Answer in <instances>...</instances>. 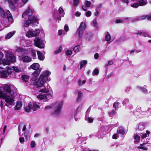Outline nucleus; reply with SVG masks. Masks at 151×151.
Returning <instances> with one entry per match:
<instances>
[{"label": "nucleus", "instance_id": "1", "mask_svg": "<svg viewBox=\"0 0 151 151\" xmlns=\"http://www.w3.org/2000/svg\"><path fill=\"white\" fill-rule=\"evenodd\" d=\"M49 75L50 72L48 71L44 72L40 75L38 81L36 80L33 82V85L37 86V87L43 86L44 87L43 89L40 90V92L47 93L49 92L48 91H46V87L44 85V84L46 83V80Z\"/></svg>", "mask_w": 151, "mask_h": 151}, {"label": "nucleus", "instance_id": "2", "mask_svg": "<svg viewBox=\"0 0 151 151\" xmlns=\"http://www.w3.org/2000/svg\"><path fill=\"white\" fill-rule=\"evenodd\" d=\"M34 12V10L33 9H31L30 8V6L28 7V9L26 10L23 13L22 15V17L26 18L25 16H28L31 22V24L32 25H37V24H39L38 20L37 18V16H32V15L33 14Z\"/></svg>", "mask_w": 151, "mask_h": 151}, {"label": "nucleus", "instance_id": "3", "mask_svg": "<svg viewBox=\"0 0 151 151\" xmlns=\"http://www.w3.org/2000/svg\"><path fill=\"white\" fill-rule=\"evenodd\" d=\"M0 98L4 99L5 101L9 105H12L14 101L13 98H11L6 93H4L0 89Z\"/></svg>", "mask_w": 151, "mask_h": 151}, {"label": "nucleus", "instance_id": "4", "mask_svg": "<svg viewBox=\"0 0 151 151\" xmlns=\"http://www.w3.org/2000/svg\"><path fill=\"white\" fill-rule=\"evenodd\" d=\"M6 57L7 59L5 62L7 65H9L10 62H14L16 60V58L14 55L7 52L6 54Z\"/></svg>", "mask_w": 151, "mask_h": 151}, {"label": "nucleus", "instance_id": "5", "mask_svg": "<svg viewBox=\"0 0 151 151\" xmlns=\"http://www.w3.org/2000/svg\"><path fill=\"white\" fill-rule=\"evenodd\" d=\"M40 33V31L39 29H36L34 30L31 29L27 32L26 36L28 37H32L38 36Z\"/></svg>", "mask_w": 151, "mask_h": 151}, {"label": "nucleus", "instance_id": "6", "mask_svg": "<svg viewBox=\"0 0 151 151\" xmlns=\"http://www.w3.org/2000/svg\"><path fill=\"white\" fill-rule=\"evenodd\" d=\"M86 25L84 22H81L79 27L77 29V32L80 37H81L86 28Z\"/></svg>", "mask_w": 151, "mask_h": 151}, {"label": "nucleus", "instance_id": "7", "mask_svg": "<svg viewBox=\"0 0 151 151\" xmlns=\"http://www.w3.org/2000/svg\"><path fill=\"white\" fill-rule=\"evenodd\" d=\"M34 41V45L36 47L41 49L44 47L43 42L40 38L36 37Z\"/></svg>", "mask_w": 151, "mask_h": 151}, {"label": "nucleus", "instance_id": "8", "mask_svg": "<svg viewBox=\"0 0 151 151\" xmlns=\"http://www.w3.org/2000/svg\"><path fill=\"white\" fill-rule=\"evenodd\" d=\"M3 91H2L3 92H6L8 93L9 95H11L13 94V92L12 91L11 87L8 86H4L3 87Z\"/></svg>", "mask_w": 151, "mask_h": 151}, {"label": "nucleus", "instance_id": "9", "mask_svg": "<svg viewBox=\"0 0 151 151\" xmlns=\"http://www.w3.org/2000/svg\"><path fill=\"white\" fill-rule=\"evenodd\" d=\"M40 70H36L32 73V75L34 77L32 78V79L34 81L33 82L36 80L38 81V79L37 80V78L38 77L40 74Z\"/></svg>", "mask_w": 151, "mask_h": 151}, {"label": "nucleus", "instance_id": "10", "mask_svg": "<svg viewBox=\"0 0 151 151\" xmlns=\"http://www.w3.org/2000/svg\"><path fill=\"white\" fill-rule=\"evenodd\" d=\"M21 59L24 62L27 63L30 62L32 60L31 57L27 55H25L22 57Z\"/></svg>", "mask_w": 151, "mask_h": 151}, {"label": "nucleus", "instance_id": "11", "mask_svg": "<svg viewBox=\"0 0 151 151\" xmlns=\"http://www.w3.org/2000/svg\"><path fill=\"white\" fill-rule=\"evenodd\" d=\"M147 145V142L140 144L139 145V146L137 148L139 149L147 150L148 149V146Z\"/></svg>", "mask_w": 151, "mask_h": 151}, {"label": "nucleus", "instance_id": "12", "mask_svg": "<svg viewBox=\"0 0 151 151\" xmlns=\"http://www.w3.org/2000/svg\"><path fill=\"white\" fill-rule=\"evenodd\" d=\"M40 64L38 63H34L30 66V68L34 70H38L39 69Z\"/></svg>", "mask_w": 151, "mask_h": 151}, {"label": "nucleus", "instance_id": "13", "mask_svg": "<svg viewBox=\"0 0 151 151\" xmlns=\"http://www.w3.org/2000/svg\"><path fill=\"white\" fill-rule=\"evenodd\" d=\"M6 73L5 72V70L4 69L1 67H0V78H5L6 76Z\"/></svg>", "mask_w": 151, "mask_h": 151}, {"label": "nucleus", "instance_id": "14", "mask_svg": "<svg viewBox=\"0 0 151 151\" xmlns=\"http://www.w3.org/2000/svg\"><path fill=\"white\" fill-rule=\"evenodd\" d=\"M13 71V69L10 68L9 67H8L7 71L5 70V72L6 73V78H8L9 76H11Z\"/></svg>", "mask_w": 151, "mask_h": 151}, {"label": "nucleus", "instance_id": "15", "mask_svg": "<svg viewBox=\"0 0 151 151\" xmlns=\"http://www.w3.org/2000/svg\"><path fill=\"white\" fill-rule=\"evenodd\" d=\"M62 104H59L57 106V109H56L55 112L52 113V114H55L58 115L60 113L61 109L62 108Z\"/></svg>", "mask_w": 151, "mask_h": 151}, {"label": "nucleus", "instance_id": "16", "mask_svg": "<svg viewBox=\"0 0 151 151\" xmlns=\"http://www.w3.org/2000/svg\"><path fill=\"white\" fill-rule=\"evenodd\" d=\"M10 3V6L12 9L15 10L16 9L15 6L14 4L17 2V0H8Z\"/></svg>", "mask_w": 151, "mask_h": 151}, {"label": "nucleus", "instance_id": "17", "mask_svg": "<svg viewBox=\"0 0 151 151\" xmlns=\"http://www.w3.org/2000/svg\"><path fill=\"white\" fill-rule=\"evenodd\" d=\"M38 59L41 61L43 60H44V56L41 52L39 51H37Z\"/></svg>", "mask_w": 151, "mask_h": 151}, {"label": "nucleus", "instance_id": "18", "mask_svg": "<svg viewBox=\"0 0 151 151\" xmlns=\"http://www.w3.org/2000/svg\"><path fill=\"white\" fill-rule=\"evenodd\" d=\"M32 109L34 111L37 110L38 109L40 108L39 106L36 103L32 102Z\"/></svg>", "mask_w": 151, "mask_h": 151}, {"label": "nucleus", "instance_id": "19", "mask_svg": "<svg viewBox=\"0 0 151 151\" xmlns=\"http://www.w3.org/2000/svg\"><path fill=\"white\" fill-rule=\"evenodd\" d=\"M125 133V130L123 128H119V130H117L116 134H120L122 136H123Z\"/></svg>", "mask_w": 151, "mask_h": 151}, {"label": "nucleus", "instance_id": "20", "mask_svg": "<svg viewBox=\"0 0 151 151\" xmlns=\"http://www.w3.org/2000/svg\"><path fill=\"white\" fill-rule=\"evenodd\" d=\"M32 102H29L28 104V106L25 108V111L27 112H29L32 109Z\"/></svg>", "mask_w": 151, "mask_h": 151}, {"label": "nucleus", "instance_id": "21", "mask_svg": "<svg viewBox=\"0 0 151 151\" xmlns=\"http://www.w3.org/2000/svg\"><path fill=\"white\" fill-rule=\"evenodd\" d=\"M6 14L9 22H12L13 20L12 16L9 11H7Z\"/></svg>", "mask_w": 151, "mask_h": 151}, {"label": "nucleus", "instance_id": "22", "mask_svg": "<svg viewBox=\"0 0 151 151\" xmlns=\"http://www.w3.org/2000/svg\"><path fill=\"white\" fill-rule=\"evenodd\" d=\"M134 139L135 140L134 142L135 144L138 143L140 141V137L138 134H135L134 137Z\"/></svg>", "mask_w": 151, "mask_h": 151}, {"label": "nucleus", "instance_id": "23", "mask_svg": "<svg viewBox=\"0 0 151 151\" xmlns=\"http://www.w3.org/2000/svg\"><path fill=\"white\" fill-rule=\"evenodd\" d=\"M21 78L23 81L25 82H28L29 78V77L25 75H22Z\"/></svg>", "mask_w": 151, "mask_h": 151}, {"label": "nucleus", "instance_id": "24", "mask_svg": "<svg viewBox=\"0 0 151 151\" xmlns=\"http://www.w3.org/2000/svg\"><path fill=\"white\" fill-rule=\"evenodd\" d=\"M136 34L137 35L140 34V36H144V37H148V33L145 32H138L136 33Z\"/></svg>", "mask_w": 151, "mask_h": 151}, {"label": "nucleus", "instance_id": "25", "mask_svg": "<svg viewBox=\"0 0 151 151\" xmlns=\"http://www.w3.org/2000/svg\"><path fill=\"white\" fill-rule=\"evenodd\" d=\"M24 26L25 27H28L29 26L30 24H31V22L29 17L28 18V20L26 22L24 21Z\"/></svg>", "mask_w": 151, "mask_h": 151}, {"label": "nucleus", "instance_id": "26", "mask_svg": "<svg viewBox=\"0 0 151 151\" xmlns=\"http://www.w3.org/2000/svg\"><path fill=\"white\" fill-rule=\"evenodd\" d=\"M150 132L148 130L146 131V133L143 134L141 136V138L143 139L147 137H148L150 134Z\"/></svg>", "mask_w": 151, "mask_h": 151}, {"label": "nucleus", "instance_id": "27", "mask_svg": "<svg viewBox=\"0 0 151 151\" xmlns=\"http://www.w3.org/2000/svg\"><path fill=\"white\" fill-rule=\"evenodd\" d=\"M47 96H46V94L39 95L37 96V98L40 100H42L44 99H45L47 98Z\"/></svg>", "mask_w": 151, "mask_h": 151}, {"label": "nucleus", "instance_id": "28", "mask_svg": "<svg viewBox=\"0 0 151 151\" xmlns=\"http://www.w3.org/2000/svg\"><path fill=\"white\" fill-rule=\"evenodd\" d=\"M105 39L106 41H109L111 40V36L108 32H107L105 35Z\"/></svg>", "mask_w": 151, "mask_h": 151}, {"label": "nucleus", "instance_id": "29", "mask_svg": "<svg viewBox=\"0 0 151 151\" xmlns=\"http://www.w3.org/2000/svg\"><path fill=\"white\" fill-rule=\"evenodd\" d=\"M87 63V61L85 60H82L80 62V68L82 69L83 66L86 65Z\"/></svg>", "mask_w": 151, "mask_h": 151}, {"label": "nucleus", "instance_id": "30", "mask_svg": "<svg viewBox=\"0 0 151 151\" xmlns=\"http://www.w3.org/2000/svg\"><path fill=\"white\" fill-rule=\"evenodd\" d=\"M22 106V104L20 103H17L15 106V109L16 110H19Z\"/></svg>", "mask_w": 151, "mask_h": 151}, {"label": "nucleus", "instance_id": "31", "mask_svg": "<svg viewBox=\"0 0 151 151\" xmlns=\"http://www.w3.org/2000/svg\"><path fill=\"white\" fill-rule=\"evenodd\" d=\"M99 74V70L98 69L96 68L94 69L93 72V73H92L93 75V76H94V75L96 76V75H98V74Z\"/></svg>", "mask_w": 151, "mask_h": 151}, {"label": "nucleus", "instance_id": "32", "mask_svg": "<svg viewBox=\"0 0 151 151\" xmlns=\"http://www.w3.org/2000/svg\"><path fill=\"white\" fill-rule=\"evenodd\" d=\"M83 96V93L80 92H78V97L77 98V101H80L81 97Z\"/></svg>", "mask_w": 151, "mask_h": 151}, {"label": "nucleus", "instance_id": "33", "mask_svg": "<svg viewBox=\"0 0 151 151\" xmlns=\"http://www.w3.org/2000/svg\"><path fill=\"white\" fill-rule=\"evenodd\" d=\"M119 105L120 103L119 102H114L113 104V107L116 109V110Z\"/></svg>", "mask_w": 151, "mask_h": 151}, {"label": "nucleus", "instance_id": "34", "mask_svg": "<svg viewBox=\"0 0 151 151\" xmlns=\"http://www.w3.org/2000/svg\"><path fill=\"white\" fill-rule=\"evenodd\" d=\"M14 35V33L11 32L8 33L6 37V38L7 39H9L11 38Z\"/></svg>", "mask_w": 151, "mask_h": 151}, {"label": "nucleus", "instance_id": "35", "mask_svg": "<svg viewBox=\"0 0 151 151\" xmlns=\"http://www.w3.org/2000/svg\"><path fill=\"white\" fill-rule=\"evenodd\" d=\"M62 50V47L61 46H59L58 49V50H55L54 52V54H57L59 53Z\"/></svg>", "mask_w": 151, "mask_h": 151}, {"label": "nucleus", "instance_id": "36", "mask_svg": "<svg viewBox=\"0 0 151 151\" xmlns=\"http://www.w3.org/2000/svg\"><path fill=\"white\" fill-rule=\"evenodd\" d=\"M31 52L32 53V56L33 59H35L36 57V54L35 51L33 50H32Z\"/></svg>", "mask_w": 151, "mask_h": 151}, {"label": "nucleus", "instance_id": "37", "mask_svg": "<svg viewBox=\"0 0 151 151\" xmlns=\"http://www.w3.org/2000/svg\"><path fill=\"white\" fill-rule=\"evenodd\" d=\"M79 45H76L75 46L73 49V50L75 52H77L79 51Z\"/></svg>", "mask_w": 151, "mask_h": 151}, {"label": "nucleus", "instance_id": "38", "mask_svg": "<svg viewBox=\"0 0 151 151\" xmlns=\"http://www.w3.org/2000/svg\"><path fill=\"white\" fill-rule=\"evenodd\" d=\"M80 1L79 0H73V5L74 7H75L77 6L79 3Z\"/></svg>", "mask_w": 151, "mask_h": 151}, {"label": "nucleus", "instance_id": "39", "mask_svg": "<svg viewBox=\"0 0 151 151\" xmlns=\"http://www.w3.org/2000/svg\"><path fill=\"white\" fill-rule=\"evenodd\" d=\"M139 6H143L145 4H146L147 3H146L145 1L143 0H140L139 1Z\"/></svg>", "mask_w": 151, "mask_h": 151}, {"label": "nucleus", "instance_id": "40", "mask_svg": "<svg viewBox=\"0 0 151 151\" xmlns=\"http://www.w3.org/2000/svg\"><path fill=\"white\" fill-rule=\"evenodd\" d=\"M131 6L134 8H137L139 6V4H138L137 3H134L133 4H131Z\"/></svg>", "mask_w": 151, "mask_h": 151}, {"label": "nucleus", "instance_id": "41", "mask_svg": "<svg viewBox=\"0 0 151 151\" xmlns=\"http://www.w3.org/2000/svg\"><path fill=\"white\" fill-rule=\"evenodd\" d=\"M91 2L89 1H86L85 2V5L87 7H89L91 5Z\"/></svg>", "mask_w": 151, "mask_h": 151}, {"label": "nucleus", "instance_id": "42", "mask_svg": "<svg viewBox=\"0 0 151 151\" xmlns=\"http://www.w3.org/2000/svg\"><path fill=\"white\" fill-rule=\"evenodd\" d=\"M86 80L83 81L82 82L79 79L78 80V83L80 85L83 84L86 82Z\"/></svg>", "mask_w": 151, "mask_h": 151}, {"label": "nucleus", "instance_id": "43", "mask_svg": "<svg viewBox=\"0 0 151 151\" xmlns=\"http://www.w3.org/2000/svg\"><path fill=\"white\" fill-rule=\"evenodd\" d=\"M72 53V51L71 50H67L65 52V53L67 55H70Z\"/></svg>", "mask_w": 151, "mask_h": 151}, {"label": "nucleus", "instance_id": "44", "mask_svg": "<svg viewBox=\"0 0 151 151\" xmlns=\"http://www.w3.org/2000/svg\"><path fill=\"white\" fill-rule=\"evenodd\" d=\"M59 13L61 14H63L64 12V10L62 7H60L59 9Z\"/></svg>", "mask_w": 151, "mask_h": 151}, {"label": "nucleus", "instance_id": "45", "mask_svg": "<svg viewBox=\"0 0 151 151\" xmlns=\"http://www.w3.org/2000/svg\"><path fill=\"white\" fill-rule=\"evenodd\" d=\"M35 144L34 141H32L31 143L30 146L32 148H34L35 147Z\"/></svg>", "mask_w": 151, "mask_h": 151}, {"label": "nucleus", "instance_id": "46", "mask_svg": "<svg viewBox=\"0 0 151 151\" xmlns=\"http://www.w3.org/2000/svg\"><path fill=\"white\" fill-rule=\"evenodd\" d=\"M86 17H89L91 16V12L90 11H88L86 12Z\"/></svg>", "mask_w": 151, "mask_h": 151}, {"label": "nucleus", "instance_id": "47", "mask_svg": "<svg viewBox=\"0 0 151 151\" xmlns=\"http://www.w3.org/2000/svg\"><path fill=\"white\" fill-rule=\"evenodd\" d=\"M129 102V100L127 99H124L123 101V104L124 105L127 104Z\"/></svg>", "mask_w": 151, "mask_h": 151}, {"label": "nucleus", "instance_id": "48", "mask_svg": "<svg viewBox=\"0 0 151 151\" xmlns=\"http://www.w3.org/2000/svg\"><path fill=\"white\" fill-rule=\"evenodd\" d=\"M46 96H47V98H46L45 99H47L48 98V99H50L52 97V96L50 94H46Z\"/></svg>", "mask_w": 151, "mask_h": 151}, {"label": "nucleus", "instance_id": "49", "mask_svg": "<svg viewBox=\"0 0 151 151\" xmlns=\"http://www.w3.org/2000/svg\"><path fill=\"white\" fill-rule=\"evenodd\" d=\"M93 23L94 24V26L96 27L97 26V22L96 19H94L93 21Z\"/></svg>", "mask_w": 151, "mask_h": 151}, {"label": "nucleus", "instance_id": "50", "mask_svg": "<svg viewBox=\"0 0 151 151\" xmlns=\"http://www.w3.org/2000/svg\"><path fill=\"white\" fill-rule=\"evenodd\" d=\"M113 63V61L111 60H109L108 61V63L106 65V66L107 67L108 65H111Z\"/></svg>", "mask_w": 151, "mask_h": 151}, {"label": "nucleus", "instance_id": "51", "mask_svg": "<svg viewBox=\"0 0 151 151\" xmlns=\"http://www.w3.org/2000/svg\"><path fill=\"white\" fill-rule=\"evenodd\" d=\"M4 57V54L3 52L0 51V61Z\"/></svg>", "mask_w": 151, "mask_h": 151}, {"label": "nucleus", "instance_id": "52", "mask_svg": "<svg viewBox=\"0 0 151 151\" xmlns=\"http://www.w3.org/2000/svg\"><path fill=\"white\" fill-rule=\"evenodd\" d=\"M146 19L148 20H151V15H146Z\"/></svg>", "mask_w": 151, "mask_h": 151}, {"label": "nucleus", "instance_id": "53", "mask_svg": "<svg viewBox=\"0 0 151 151\" xmlns=\"http://www.w3.org/2000/svg\"><path fill=\"white\" fill-rule=\"evenodd\" d=\"M19 140L21 143H23L24 142V138L23 137H20Z\"/></svg>", "mask_w": 151, "mask_h": 151}, {"label": "nucleus", "instance_id": "54", "mask_svg": "<svg viewBox=\"0 0 151 151\" xmlns=\"http://www.w3.org/2000/svg\"><path fill=\"white\" fill-rule=\"evenodd\" d=\"M14 70L17 72H20V71L19 70V69L17 67H14Z\"/></svg>", "mask_w": 151, "mask_h": 151}, {"label": "nucleus", "instance_id": "55", "mask_svg": "<svg viewBox=\"0 0 151 151\" xmlns=\"http://www.w3.org/2000/svg\"><path fill=\"white\" fill-rule=\"evenodd\" d=\"M23 125V123H21L19 124V125L18 127V129L19 131L20 130L21 127H22Z\"/></svg>", "mask_w": 151, "mask_h": 151}, {"label": "nucleus", "instance_id": "56", "mask_svg": "<svg viewBox=\"0 0 151 151\" xmlns=\"http://www.w3.org/2000/svg\"><path fill=\"white\" fill-rule=\"evenodd\" d=\"M64 29L65 30L66 32H67L68 30V29H69L67 25H65V26Z\"/></svg>", "mask_w": 151, "mask_h": 151}, {"label": "nucleus", "instance_id": "57", "mask_svg": "<svg viewBox=\"0 0 151 151\" xmlns=\"http://www.w3.org/2000/svg\"><path fill=\"white\" fill-rule=\"evenodd\" d=\"M87 7L86 6L83 5L82 7V9L84 11H86L87 10Z\"/></svg>", "mask_w": 151, "mask_h": 151}, {"label": "nucleus", "instance_id": "58", "mask_svg": "<svg viewBox=\"0 0 151 151\" xmlns=\"http://www.w3.org/2000/svg\"><path fill=\"white\" fill-rule=\"evenodd\" d=\"M88 121L89 123H91L93 122V119L90 118L89 117L88 118Z\"/></svg>", "mask_w": 151, "mask_h": 151}, {"label": "nucleus", "instance_id": "59", "mask_svg": "<svg viewBox=\"0 0 151 151\" xmlns=\"http://www.w3.org/2000/svg\"><path fill=\"white\" fill-rule=\"evenodd\" d=\"M122 22V21L121 19H116V23H121Z\"/></svg>", "mask_w": 151, "mask_h": 151}, {"label": "nucleus", "instance_id": "60", "mask_svg": "<svg viewBox=\"0 0 151 151\" xmlns=\"http://www.w3.org/2000/svg\"><path fill=\"white\" fill-rule=\"evenodd\" d=\"M94 58L95 59H97L99 57V55L98 53H96L94 55Z\"/></svg>", "mask_w": 151, "mask_h": 151}, {"label": "nucleus", "instance_id": "61", "mask_svg": "<svg viewBox=\"0 0 151 151\" xmlns=\"http://www.w3.org/2000/svg\"><path fill=\"white\" fill-rule=\"evenodd\" d=\"M81 14L78 12H76L75 13V15L77 17H79L80 16Z\"/></svg>", "mask_w": 151, "mask_h": 151}, {"label": "nucleus", "instance_id": "62", "mask_svg": "<svg viewBox=\"0 0 151 151\" xmlns=\"http://www.w3.org/2000/svg\"><path fill=\"white\" fill-rule=\"evenodd\" d=\"M116 134H114L113 136H112V138L114 139H117V136H116Z\"/></svg>", "mask_w": 151, "mask_h": 151}, {"label": "nucleus", "instance_id": "63", "mask_svg": "<svg viewBox=\"0 0 151 151\" xmlns=\"http://www.w3.org/2000/svg\"><path fill=\"white\" fill-rule=\"evenodd\" d=\"M116 109H115V110L114 109H112L111 111V113L112 114H115L116 113Z\"/></svg>", "mask_w": 151, "mask_h": 151}, {"label": "nucleus", "instance_id": "64", "mask_svg": "<svg viewBox=\"0 0 151 151\" xmlns=\"http://www.w3.org/2000/svg\"><path fill=\"white\" fill-rule=\"evenodd\" d=\"M52 107L49 106H46L45 108V109H51L52 108Z\"/></svg>", "mask_w": 151, "mask_h": 151}]
</instances>
